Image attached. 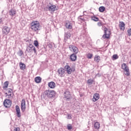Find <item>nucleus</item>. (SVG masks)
<instances>
[{
    "label": "nucleus",
    "mask_w": 131,
    "mask_h": 131,
    "mask_svg": "<svg viewBox=\"0 0 131 131\" xmlns=\"http://www.w3.org/2000/svg\"><path fill=\"white\" fill-rule=\"evenodd\" d=\"M19 67H20V70H25V69H26V65H25V64H24L23 62H20L19 63Z\"/></svg>",
    "instance_id": "nucleus-22"
},
{
    "label": "nucleus",
    "mask_w": 131,
    "mask_h": 131,
    "mask_svg": "<svg viewBox=\"0 0 131 131\" xmlns=\"http://www.w3.org/2000/svg\"><path fill=\"white\" fill-rule=\"evenodd\" d=\"M95 80L92 79H89L87 81V83L88 84H93V82H94Z\"/></svg>",
    "instance_id": "nucleus-27"
},
{
    "label": "nucleus",
    "mask_w": 131,
    "mask_h": 131,
    "mask_svg": "<svg viewBox=\"0 0 131 131\" xmlns=\"http://www.w3.org/2000/svg\"><path fill=\"white\" fill-rule=\"evenodd\" d=\"M4 105L6 108H10V106L12 105V101L10 99H5L4 101Z\"/></svg>",
    "instance_id": "nucleus-10"
},
{
    "label": "nucleus",
    "mask_w": 131,
    "mask_h": 131,
    "mask_svg": "<svg viewBox=\"0 0 131 131\" xmlns=\"http://www.w3.org/2000/svg\"><path fill=\"white\" fill-rule=\"evenodd\" d=\"M122 69L126 72L125 73V75L126 76H129L130 75V73H129V69H128V67L126 66V64L125 63H123L122 64Z\"/></svg>",
    "instance_id": "nucleus-5"
},
{
    "label": "nucleus",
    "mask_w": 131,
    "mask_h": 131,
    "mask_svg": "<svg viewBox=\"0 0 131 131\" xmlns=\"http://www.w3.org/2000/svg\"><path fill=\"white\" fill-rule=\"evenodd\" d=\"M26 51L27 53H32V51H34L35 54L36 53V49L32 44H29V46L27 48Z\"/></svg>",
    "instance_id": "nucleus-6"
},
{
    "label": "nucleus",
    "mask_w": 131,
    "mask_h": 131,
    "mask_svg": "<svg viewBox=\"0 0 131 131\" xmlns=\"http://www.w3.org/2000/svg\"><path fill=\"white\" fill-rule=\"evenodd\" d=\"M10 33V29L8 27H4L3 29V34L8 35Z\"/></svg>",
    "instance_id": "nucleus-14"
},
{
    "label": "nucleus",
    "mask_w": 131,
    "mask_h": 131,
    "mask_svg": "<svg viewBox=\"0 0 131 131\" xmlns=\"http://www.w3.org/2000/svg\"><path fill=\"white\" fill-rule=\"evenodd\" d=\"M9 14L11 17H14V16H16V14H17V11L15 9H10L9 10Z\"/></svg>",
    "instance_id": "nucleus-18"
},
{
    "label": "nucleus",
    "mask_w": 131,
    "mask_h": 131,
    "mask_svg": "<svg viewBox=\"0 0 131 131\" xmlns=\"http://www.w3.org/2000/svg\"><path fill=\"white\" fill-rule=\"evenodd\" d=\"M8 86H9V81H6L4 83L3 90H4V91L7 90V89H8Z\"/></svg>",
    "instance_id": "nucleus-25"
},
{
    "label": "nucleus",
    "mask_w": 131,
    "mask_h": 131,
    "mask_svg": "<svg viewBox=\"0 0 131 131\" xmlns=\"http://www.w3.org/2000/svg\"><path fill=\"white\" fill-rule=\"evenodd\" d=\"M93 56H94V55L93 54V53H88L86 55V57H87L88 59H92V58H93Z\"/></svg>",
    "instance_id": "nucleus-28"
},
{
    "label": "nucleus",
    "mask_w": 131,
    "mask_h": 131,
    "mask_svg": "<svg viewBox=\"0 0 131 131\" xmlns=\"http://www.w3.org/2000/svg\"><path fill=\"white\" fill-rule=\"evenodd\" d=\"M31 29L34 32H38L39 30H40V28L41 26H40V24H39V21H33L30 24Z\"/></svg>",
    "instance_id": "nucleus-1"
},
{
    "label": "nucleus",
    "mask_w": 131,
    "mask_h": 131,
    "mask_svg": "<svg viewBox=\"0 0 131 131\" xmlns=\"http://www.w3.org/2000/svg\"><path fill=\"white\" fill-rule=\"evenodd\" d=\"M34 45L35 47H38V41L37 40L34 41Z\"/></svg>",
    "instance_id": "nucleus-33"
},
{
    "label": "nucleus",
    "mask_w": 131,
    "mask_h": 131,
    "mask_svg": "<svg viewBox=\"0 0 131 131\" xmlns=\"http://www.w3.org/2000/svg\"><path fill=\"white\" fill-rule=\"evenodd\" d=\"M65 27L66 28H67V29H72V25H71L70 21L66 22L65 24Z\"/></svg>",
    "instance_id": "nucleus-21"
},
{
    "label": "nucleus",
    "mask_w": 131,
    "mask_h": 131,
    "mask_svg": "<svg viewBox=\"0 0 131 131\" xmlns=\"http://www.w3.org/2000/svg\"><path fill=\"white\" fill-rule=\"evenodd\" d=\"M15 110L17 117H20L21 116V111H20V107H19L18 105H16Z\"/></svg>",
    "instance_id": "nucleus-16"
},
{
    "label": "nucleus",
    "mask_w": 131,
    "mask_h": 131,
    "mask_svg": "<svg viewBox=\"0 0 131 131\" xmlns=\"http://www.w3.org/2000/svg\"><path fill=\"white\" fill-rule=\"evenodd\" d=\"M66 36L67 38H70V37H71V34H70V33H68L66 34Z\"/></svg>",
    "instance_id": "nucleus-35"
},
{
    "label": "nucleus",
    "mask_w": 131,
    "mask_h": 131,
    "mask_svg": "<svg viewBox=\"0 0 131 131\" xmlns=\"http://www.w3.org/2000/svg\"><path fill=\"white\" fill-rule=\"evenodd\" d=\"M101 60V57L99 55H95L94 57V61L95 62H97V63H99L100 62V60Z\"/></svg>",
    "instance_id": "nucleus-24"
},
{
    "label": "nucleus",
    "mask_w": 131,
    "mask_h": 131,
    "mask_svg": "<svg viewBox=\"0 0 131 131\" xmlns=\"http://www.w3.org/2000/svg\"><path fill=\"white\" fill-rule=\"evenodd\" d=\"M113 60H116L117 59H118V55H117V54H114V55H113Z\"/></svg>",
    "instance_id": "nucleus-31"
},
{
    "label": "nucleus",
    "mask_w": 131,
    "mask_h": 131,
    "mask_svg": "<svg viewBox=\"0 0 131 131\" xmlns=\"http://www.w3.org/2000/svg\"><path fill=\"white\" fill-rule=\"evenodd\" d=\"M92 20H93V21H95L96 22L99 21V18L96 17V16H93L92 17Z\"/></svg>",
    "instance_id": "nucleus-30"
},
{
    "label": "nucleus",
    "mask_w": 131,
    "mask_h": 131,
    "mask_svg": "<svg viewBox=\"0 0 131 131\" xmlns=\"http://www.w3.org/2000/svg\"><path fill=\"white\" fill-rule=\"evenodd\" d=\"M45 94L48 98H53V97H55L56 92L54 90H48L45 91Z\"/></svg>",
    "instance_id": "nucleus-3"
},
{
    "label": "nucleus",
    "mask_w": 131,
    "mask_h": 131,
    "mask_svg": "<svg viewBox=\"0 0 131 131\" xmlns=\"http://www.w3.org/2000/svg\"><path fill=\"white\" fill-rule=\"evenodd\" d=\"M56 8V5H52L49 7L48 10L49 12H54V11H57V9Z\"/></svg>",
    "instance_id": "nucleus-19"
},
{
    "label": "nucleus",
    "mask_w": 131,
    "mask_h": 131,
    "mask_svg": "<svg viewBox=\"0 0 131 131\" xmlns=\"http://www.w3.org/2000/svg\"><path fill=\"white\" fill-rule=\"evenodd\" d=\"M94 128L95 129H100V123L96 122L94 123Z\"/></svg>",
    "instance_id": "nucleus-26"
},
{
    "label": "nucleus",
    "mask_w": 131,
    "mask_h": 131,
    "mask_svg": "<svg viewBox=\"0 0 131 131\" xmlns=\"http://www.w3.org/2000/svg\"><path fill=\"white\" fill-rule=\"evenodd\" d=\"M14 131H20V128L16 127V128L14 129Z\"/></svg>",
    "instance_id": "nucleus-39"
},
{
    "label": "nucleus",
    "mask_w": 131,
    "mask_h": 131,
    "mask_svg": "<svg viewBox=\"0 0 131 131\" xmlns=\"http://www.w3.org/2000/svg\"><path fill=\"white\" fill-rule=\"evenodd\" d=\"M20 107L22 112H24L26 109V102L25 99L21 100Z\"/></svg>",
    "instance_id": "nucleus-11"
},
{
    "label": "nucleus",
    "mask_w": 131,
    "mask_h": 131,
    "mask_svg": "<svg viewBox=\"0 0 131 131\" xmlns=\"http://www.w3.org/2000/svg\"><path fill=\"white\" fill-rule=\"evenodd\" d=\"M34 80L36 83H40L41 82V78L40 77H36Z\"/></svg>",
    "instance_id": "nucleus-23"
},
{
    "label": "nucleus",
    "mask_w": 131,
    "mask_h": 131,
    "mask_svg": "<svg viewBox=\"0 0 131 131\" xmlns=\"http://www.w3.org/2000/svg\"><path fill=\"white\" fill-rule=\"evenodd\" d=\"M103 31L104 34L103 35L102 37L105 39H108V38H110V35H111V30L110 29H108L107 28L105 27H103Z\"/></svg>",
    "instance_id": "nucleus-2"
},
{
    "label": "nucleus",
    "mask_w": 131,
    "mask_h": 131,
    "mask_svg": "<svg viewBox=\"0 0 131 131\" xmlns=\"http://www.w3.org/2000/svg\"><path fill=\"white\" fill-rule=\"evenodd\" d=\"M69 49L71 52H73L74 54H77L78 53V48L75 46L70 45L69 46Z\"/></svg>",
    "instance_id": "nucleus-8"
},
{
    "label": "nucleus",
    "mask_w": 131,
    "mask_h": 131,
    "mask_svg": "<svg viewBox=\"0 0 131 131\" xmlns=\"http://www.w3.org/2000/svg\"><path fill=\"white\" fill-rule=\"evenodd\" d=\"M67 127L69 130H70V129H72V125H71V124H68Z\"/></svg>",
    "instance_id": "nucleus-32"
},
{
    "label": "nucleus",
    "mask_w": 131,
    "mask_h": 131,
    "mask_svg": "<svg viewBox=\"0 0 131 131\" xmlns=\"http://www.w3.org/2000/svg\"><path fill=\"white\" fill-rule=\"evenodd\" d=\"M70 59L73 62H74V61H76L77 59V56H76V54L73 53L72 54H71L70 56Z\"/></svg>",
    "instance_id": "nucleus-17"
},
{
    "label": "nucleus",
    "mask_w": 131,
    "mask_h": 131,
    "mask_svg": "<svg viewBox=\"0 0 131 131\" xmlns=\"http://www.w3.org/2000/svg\"><path fill=\"white\" fill-rule=\"evenodd\" d=\"M48 47L49 48H50V49H52V48H53V45H52V43H50L48 44Z\"/></svg>",
    "instance_id": "nucleus-38"
},
{
    "label": "nucleus",
    "mask_w": 131,
    "mask_h": 131,
    "mask_svg": "<svg viewBox=\"0 0 131 131\" xmlns=\"http://www.w3.org/2000/svg\"><path fill=\"white\" fill-rule=\"evenodd\" d=\"M119 27L120 28V30L121 31H124V30H125V24L123 21L119 22Z\"/></svg>",
    "instance_id": "nucleus-13"
},
{
    "label": "nucleus",
    "mask_w": 131,
    "mask_h": 131,
    "mask_svg": "<svg viewBox=\"0 0 131 131\" xmlns=\"http://www.w3.org/2000/svg\"><path fill=\"white\" fill-rule=\"evenodd\" d=\"M64 71L67 72L68 74H71L73 71H75V69H74V70H73L70 66L68 65L65 66L64 67Z\"/></svg>",
    "instance_id": "nucleus-9"
},
{
    "label": "nucleus",
    "mask_w": 131,
    "mask_h": 131,
    "mask_svg": "<svg viewBox=\"0 0 131 131\" xmlns=\"http://www.w3.org/2000/svg\"><path fill=\"white\" fill-rule=\"evenodd\" d=\"M48 86L50 89H55L56 88V83L53 81L50 82L48 83Z\"/></svg>",
    "instance_id": "nucleus-20"
},
{
    "label": "nucleus",
    "mask_w": 131,
    "mask_h": 131,
    "mask_svg": "<svg viewBox=\"0 0 131 131\" xmlns=\"http://www.w3.org/2000/svg\"><path fill=\"white\" fill-rule=\"evenodd\" d=\"M18 55L19 56H22L23 55V51H22V50H19L18 53Z\"/></svg>",
    "instance_id": "nucleus-36"
},
{
    "label": "nucleus",
    "mask_w": 131,
    "mask_h": 131,
    "mask_svg": "<svg viewBox=\"0 0 131 131\" xmlns=\"http://www.w3.org/2000/svg\"><path fill=\"white\" fill-rule=\"evenodd\" d=\"M68 119H71L72 117L70 116V115H68Z\"/></svg>",
    "instance_id": "nucleus-40"
},
{
    "label": "nucleus",
    "mask_w": 131,
    "mask_h": 131,
    "mask_svg": "<svg viewBox=\"0 0 131 131\" xmlns=\"http://www.w3.org/2000/svg\"><path fill=\"white\" fill-rule=\"evenodd\" d=\"M97 25L99 27L103 26V23L102 22H99L97 23Z\"/></svg>",
    "instance_id": "nucleus-37"
},
{
    "label": "nucleus",
    "mask_w": 131,
    "mask_h": 131,
    "mask_svg": "<svg viewBox=\"0 0 131 131\" xmlns=\"http://www.w3.org/2000/svg\"><path fill=\"white\" fill-rule=\"evenodd\" d=\"M100 99V95L98 93H95L93 95V98H92L93 102H97L98 100Z\"/></svg>",
    "instance_id": "nucleus-15"
},
{
    "label": "nucleus",
    "mask_w": 131,
    "mask_h": 131,
    "mask_svg": "<svg viewBox=\"0 0 131 131\" xmlns=\"http://www.w3.org/2000/svg\"><path fill=\"white\" fill-rule=\"evenodd\" d=\"M5 97H6V98H8V99L13 98V96H14V94H13V90L11 89L5 90Z\"/></svg>",
    "instance_id": "nucleus-4"
},
{
    "label": "nucleus",
    "mask_w": 131,
    "mask_h": 131,
    "mask_svg": "<svg viewBox=\"0 0 131 131\" xmlns=\"http://www.w3.org/2000/svg\"><path fill=\"white\" fill-rule=\"evenodd\" d=\"M128 36H131V28L129 29L127 31Z\"/></svg>",
    "instance_id": "nucleus-34"
},
{
    "label": "nucleus",
    "mask_w": 131,
    "mask_h": 131,
    "mask_svg": "<svg viewBox=\"0 0 131 131\" xmlns=\"http://www.w3.org/2000/svg\"><path fill=\"white\" fill-rule=\"evenodd\" d=\"M57 73L58 74V76H59L60 77H64V76H65V75L66 74V72H65V70L63 68H60L58 69Z\"/></svg>",
    "instance_id": "nucleus-7"
},
{
    "label": "nucleus",
    "mask_w": 131,
    "mask_h": 131,
    "mask_svg": "<svg viewBox=\"0 0 131 131\" xmlns=\"http://www.w3.org/2000/svg\"><path fill=\"white\" fill-rule=\"evenodd\" d=\"M99 12H103L105 11V7L104 6H101L99 8Z\"/></svg>",
    "instance_id": "nucleus-29"
},
{
    "label": "nucleus",
    "mask_w": 131,
    "mask_h": 131,
    "mask_svg": "<svg viewBox=\"0 0 131 131\" xmlns=\"http://www.w3.org/2000/svg\"><path fill=\"white\" fill-rule=\"evenodd\" d=\"M64 98L67 99V100H70L72 98V96H71V94L69 91H66L64 92Z\"/></svg>",
    "instance_id": "nucleus-12"
}]
</instances>
